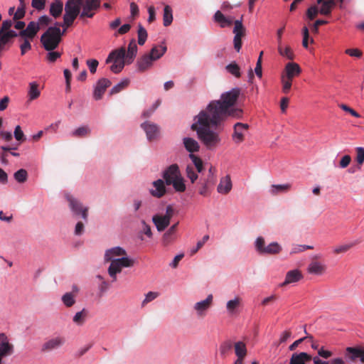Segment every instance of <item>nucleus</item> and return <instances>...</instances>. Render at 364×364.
<instances>
[{"label": "nucleus", "mask_w": 364, "mask_h": 364, "mask_svg": "<svg viewBox=\"0 0 364 364\" xmlns=\"http://www.w3.org/2000/svg\"><path fill=\"white\" fill-rule=\"evenodd\" d=\"M118 256L127 257V252L122 247H114L105 251L104 259L105 262H112Z\"/></svg>", "instance_id": "4be33fe9"}, {"label": "nucleus", "mask_w": 364, "mask_h": 364, "mask_svg": "<svg viewBox=\"0 0 364 364\" xmlns=\"http://www.w3.org/2000/svg\"><path fill=\"white\" fill-rule=\"evenodd\" d=\"M314 247L313 246L310 245H293L291 250H290V255H295L300 252H302L306 250H312Z\"/></svg>", "instance_id": "09e8293b"}, {"label": "nucleus", "mask_w": 364, "mask_h": 364, "mask_svg": "<svg viewBox=\"0 0 364 364\" xmlns=\"http://www.w3.org/2000/svg\"><path fill=\"white\" fill-rule=\"evenodd\" d=\"M141 232H144L148 237L151 238L153 235L151 226L148 225L144 220H141Z\"/></svg>", "instance_id": "69168bd1"}, {"label": "nucleus", "mask_w": 364, "mask_h": 364, "mask_svg": "<svg viewBox=\"0 0 364 364\" xmlns=\"http://www.w3.org/2000/svg\"><path fill=\"white\" fill-rule=\"evenodd\" d=\"M339 107L345 112H348L349 114H350L352 116L356 117V118H360V114L357 112L355 110H354L353 109H352L351 107H348V105H344V104H341L339 105Z\"/></svg>", "instance_id": "338daca9"}, {"label": "nucleus", "mask_w": 364, "mask_h": 364, "mask_svg": "<svg viewBox=\"0 0 364 364\" xmlns=\"http://www.w3.org/2000/svg\"><path fill=\"white\" fill-rule=\"evenodd\" d=\"M173 21V11L170 6L166 5L164 9L163 24L164 26H168Z\"/></svg>", "instance_id": "e433bc0d"}, {"label": "nucleus", "mask_w": 364, "mask_h": 364, "mask_svg": "<svg viewBox=\"0 0 364 364\" xmlns=\"http://www.w3.org/2000/svg\"><path fill=\"white\" fill-rule=\"evenodd\" d=\"M235 354L237 358H245L247 355L246 343L242 341H237L233 344Z\"/></svg>", "instance_id": "c85d7f7f"}, {"label": "nucleus", "mask_w": 364, "mask_h": 364, "mask_svg": "<svg viewBox=\"0 0 364 364\" xmlns=\"http://www.w3.org/2000/svg\"><path fill=\"white\" fill-rule=\"evenodd\" d=\"M189 157L197 169V172L200 173L203 170V163L201 159L193 154H190Z\"/></svg>", "instance_id": "49530a36"}, {"label": "nucleus", "mask_w": 364, "mask_h": 364, "mask_svg": "<svg viewBox=\"0 0 364 364\" xmlns=\"http://www.w3.org/2000/svg\"><path fill=\"white\" fill-rule=\"evenodd\" d=\"M65 197L69 203V206L74 214L81 215L82 219L87 221L88 208L84 207L79 200L73 198L71 195L67 194Z\"/></svg>", "instance_id": "1a4fd4ad"}, {"label": "nucleus", "mask_w": 364, "mask_h": 364, "mask_svg": "<svg viewBox=\"0 0 364 364\" xmlns=\"http://www.w3.org/2000/svg\"><path fill=\"white\" fill-rule=\"evenodd\" d=\"M98 64V61L95 59H90L87 60V65L90 69V73L92 74L96 73Z\"/></svg>", "instance_id": "774afa93"}, {"label": "nucleus", "mask_w": 364, "mask_h": 364, "mask_svg": "<svg viewBox=\"0 0 364 364\" xmlns=\"http://www.w3.org/2000/svg\"><path fill=\"white\" fill-rule=\"evenodd\" d=\"M40 30L39 23L31 21L26 29L19 32V36L22 38H27L32 41Z\"/></svg>", "instance_id": "2eb2a0df"}, {"label": "nucleus", "mask_w": 364, "mask_h": 364, "mask_svg": "<svg viewBox=\"0 0 364 364\" xmlns=\"http://www.w3.org/2000/svg\"><path fill=\"white\" fill-rule=\"evenodd\" d=\"M100 0H87L83 6L82 11L80 14V18H92L95 15L92 10H96L100 7Z\"/></svg>", "instance_id": "dca6fc26"}, {"label": "nucleus", "mask_w": 364, "mask_h": 364, "mask_svg": "<svg viewBox=\"0 0 364 364\" xmlns=\"http://www.w3.org/2000/svg\"><path fill=\"white\" fill-rule=\"evenodd\" d=\"M88 316V311L83 309L82 311L77 312L73 318V321L77 326H82Z\"/></svg>", "instance_id": "c9c22d12"}, {"label": "nucleus", "mask_w": 364, "mask_h": 364, "mask_svg": "<svg viewBox=\"0 0 364 364\" xmlns=\"http://www.w3.org/2000/svg\"><path fill=\"white\" fill-rule=\"evenodd\" d=\"M278 51L282 56L286 57L289 60L294 58V53L289 46L284 48L282 45H278Z\"/></svg>", "instance_id": "79ce46f5"}, {"label": "nucleus", "mask_w": 364, "mask_h": 364, "mask_svg": "<svg viewBox=\"0 0 364 364\" xmlns=\"http://www.w3.org/2000/svg\"><path fill=\"white\" fill-rule=\"evenodd\" d=\"M186 174L192 183H193L198 178V173L195 171L194 167L192 165H187L186 168Z\"/></svg>", "instance_id": "603ef678"}, {"label": "nucleus", "mask_w": 364, "mask_h": 364, "mask_svg": "<svg viewBox=\"0 0 364 364\" xmlns=\"http://www.w3.org/2000/svg\"><path fill=\"white\" fill-rule=\"evenodd\" d=\"M232 187V184L230 176L227 175L220 179L217 191L220 194L226 195L231 191Z\"/></svg>", "instance_id": "a878e982"}, {"label": "nucleus", "mask_w": 364, "mask_h": 364, "mask_svg": "<svg viewBox=\"0 0 364 364\" xmlns=\"http://www.w3.org/2000/svg\"><path fill=\"white\" fill-rule=\"evenodd\" d=\"M282 91L284 93H288L291 89L292 80L284 77V76L282 77Z\"/></svg>", "instance_id": "13d9d810"}, {"label": "nucleus", "mask_w": 364, "mask_h": 364, "mask_svg": "<svg viewBox=\"0 0 364 364\" xmlns=\"http://www.w3.org/2000/svg\"><path fill=\"white\" fill-rule=\"evenodd\" d=\"M176 239V235L166 230L162 235L161 244L164 246H168Z\"/></svg>", "instance_id": "a19ab883"}, {"label": "nucleus", "mask_w": 364, "mask_h": 364, "mask_svg": "<svg viewBox=\"0 0 364 364\" xmlns=\"http://www.w3.org/2000/svg\"><path fill=\"white\" fill-rule=\"evenodd\" d=\"M14 176L16 181L22 183L26 181L28 178V173L25 169L21 168L15 172Z\"/></svg>", "instance_id": "3c124183"}, {"label": "nucleus", "mask_w": 364, "mask_h": 364, "mask_svg": "<svg viewBox=\"0 0 364 364\" xmlns=\"http://www.w3.org/2000/svg\"><path fill=\"white\" fill-rule=\"evenodd\" d=\"M137 46L135 39H132L127 48V53H126V62L127 65L132 64L137 53Z\"/></svg>", "instance_id": "cd10ccee"}, {"label": "nucleus", "mask_w": 364, "mask_h": 364, "mask_svg": "<svg viewBox=\"0 0 364 364\" xmlns=\"http://www.w3.org/2000/svg\"><path fill=\"white\" fill-rule=\"evenodd\" d=\"M223 122H213L212 115L200 111L195 117V122L192 124V130L196 132L198 139L202 144L210 151L215 150L221 143V137L218 132L213 130L211 127H220Z\"/></svg>", "instance_id": "f03ea898"}, {"label": "nucleus", "mask_w": 364, "mask_h": 364, "mask_svg": "<svg viewBox=\"0 0 364 364\" xmlns=\"http://www.w3.org/2000/svg\"><path fill=\"white\" fill-rule=\"evenodd\" d=\"M356 151V161L359 166L363 165L364 163V148L357 147Z\"/></svg>", "instance_id": "bf43d9fd"}, {"label": "nucleus", "mask_w": 364, "mask_h": 364, "mask_svg": "<svg viewBox=\"0 0 364 364\" xmlns=\"http://www.w3.org/2000/svg\"><path fill=\"white\" fill-rule=\"evenodd\" d=\"M137 33H138V43L140 46H143L145 43L146 38H147V32H146V29L141 24H139Z\"/></svg>", "instance_id": "8fccbe9b"}, {"label": "nucleus", "mask_w": 364, "mask_h": 364, "mask_svg": "<svg viewBox=\"0 0 364 364\" xmlns=\"http://www.w3.org/2000/svg\"><path fill=\"white\" fill-rule=\"evenodd\" d=\"M214 20L215 22L220 24L221 28L230 26L233 22L232 18L225 16L220 11L215 12L214 15Z\"/></svg>", "instance_id": "c756f323"}, {"label": "nucleus", "mask_w": 364, "mask_h": 364, "mask_svg": "<svg viewBox=\"0 0 364 364\" xmlns=\"http://www.w3.org/2000/svg\"><path fill=\"white\" fill-rule=\"evenodd\" d=\"M234 24V48L236 51L239 52L242 47V38L245 36V28L243 26L242 21L239 20L235 21Z\"/></svg>", "instance_id": "f8f14e48"}, {"label": "nucleus", "mask_w": 364, "mask_h": 364, "mask_svg": "<svg viewBox=\"0 0 364 364\" xmlns=\"http://www.w3.org/2000/svg\"><path fill=\"white\" fill-rule=\"evenodd\" d=\"M38 87L39 85L36 82L29 83V89L28 91V101H33L39 97L41 91Z\"/></svg>", "instance_id": "72a5a7b5"}, {"label": "nucleus", "mask_w": 364, "mask_h": 364, "mask_svg": "<svg viewBox=\"0 0 364 364\" xmlns=\"http://www.w3.org/2000/svg\"><path fill=\"white\" fill-rule=\"evenodd\" d=\"M129 84V80L128 79H125L114 86L111 90H110V95H115L119 92H121L122 90L126 88Z\"/></svg>", "instance_id": "de8ad7c7"}, {"label": "nucleus", "mask_w": 364, "mask_h": 364, "mask_svg": "<svg viewBox=\"0 0 364 364\" xmlns=\"http://www.w3.org/2000/svg\"><path fill=\"white\" fill-rule=\"evenodd\" d=\"M183 145L186 149L193 154L199 151L200 146L198 142L193 138L185 137L183 139Z\"/></svg>", "instance_id": "7c9ffc66"}, {"label": "nucleus", "mask_w": 364, "mask_h": 364, "mask_svg": "<svg viewBox=\"0 0 364 364\" xmlns=\"http://www.w3.org/2000/svg\"><path fill=\"white\" fill-rule=\"evenodd\" d=\"M240 94L239 88H232L223 93L220 100L211 101L203 111L212 115L214 122H224L228 117L240 118L242 115V109L232 108Z\"/></svg>", "instance_id": "f257e3e1"}, {"label": "nucleus", "mask_w": 364, "mask_h": 364, "mask_svg": "<svg viewBox=\"0 0 364 364\" xmlns=\"http://www.w3.org/2000/svg\"><path fill=\"white\" fill-rule=\"evenodd\" d=\"M233 134L232 139L233 141L240 144L245 140V134L249 129V125L241 122H237L233 127Z\"/></svg>", "instance_id": "ddd939ff"}, {"label": "nucleus", "mask_w": 364, "mask_h": 364, "mask_svg": "<svg viewBox=\"0 0 364 364\" xmlns=\"http://www.w3.org/2000/svg\"><path fill=\"white\" fill-rule=\"evenodd\" d=\"M126 58V50L124 47L115 49L112 50L106 59V63H110L112 62L121 63L125 61Z\"/></svg>", "instance_id": "412c9836"}, {"label": "nucleus", "mask_w": 364, "mask_h": 364, "mask_svg": "<svg viewBox=\"0 0 364 364\" xmlns=\"http://www.w3.org/2000/svg\"><path fill=\"white\" fill-rule=\"evenodd\" d=\"M319 11L316 6H311L306 11V16L310 20L316 18Z\"/></svg>", "instance_id": "0e129e2a"}, {"label": "nucleus", "mask_w": 364, "mask_h": 364, "mask_svg": "<svg viewBox=\"0 0 364 364\" xmlns=\"http://www.w3.org/2000/svg\"><path fill=\"white\" fill-rule=\"evenodd\" d=\"M125 64H127L126 60L121 63L113 62V64L110 66V70L114 73H119L123 70Z\"/></svg>", "instance_id": "6e6d98bb"}, {"label": "nucleus", "mask_w": 364, "mask_h": 364, "mask_svg": "<svg viewBox=\"0 0 364 364\" xmlns=\"http://www.w3.org/2000/svg\"><path fill=\"white\" fill-rule=\"evenodd\" d=\"M321 4V7L319 10V13L323 15H329L331 12V8L329 6L330 2H326V1L323 0Z\"/></svg>", "instance_id": "052dcab7"}, {"label": "nucleus", "mask_w": 364, "mask_h": 364, "mask_svg": "<svg viewBox=\"0 0 364 364\" xmlns=\"http://www.w3.org/2000/svg\"><path fill=\"white\" fill-rule=\"evenodd\" d=\"M31 40L27 38H23V43L20 46L21 54L24 55L26 52L31 49Z\"/></svg>", "instance_id": "5fc2aeb1"}, {"label": "nucleus", "mask_w": 364, "mask_h": 364, "mask_svg": "<svg viewBox=\"0 0 364 364\" xmlns=\"http://www.w3.org/2000/svg\"><path fill=\"white\" fill-rule=\"evenodd\" d=\"M166 183L163 179H157L152 183L154 188L150 189V194L156 198H161L166 193Z\"/></svg>", "instance_id": "f3484780"}, {"label": "nucleus", "mask_w": 364, "mask_h": 364, "mask_svg": "<svg viewBox=\"0 0 364 364\" xmlns=\"http://www.w3.org/2000/svg\"><path fill=\"white\" fill-rule=\"evenodd\" d=\"M24 6H18L16 11L14 14V21H18L25 16L26 11Z\"/></svg>", "instance_id": "e2e57ef3"}, {"label": "nucleus", "mask_w": 364, "mask_h": 364, "mask_svg": "<svg viewBox=\"0 0 364 364\" xmlns=\"http://www.w3.org/2000/svg\"><path fill=\"white\" fill-rule=\"evenodd\" d=\"M255 248L256 251L262 255H275L279 254L282 250V246L277 242H272L269 245H265V240L262 237H258L255 242Z\"/></svg>", "instance_id": "0eeeda50"}, {"label": "nucleus", "mask_w": 364, "mask_h": 364, "mask_svg": "<svg viewBox=\"0 0 364 364\" xmlns=\"http://www.w3.org/2000/svg\"><path fill=\"white\" fill-rule=\"evenodd\" d=\"M63 9V4L60 1H56L51 4L50 7V14L54 18L60 16Z\"/></svg>", "instance_id": "4c0bfd02"}, {"label": "nucleus", "mask_w": 364, "mask_h": 364, "mask_svg": "<svg viewBox=\"0 0 364 364\" xmlns=\"http://www.w3.org/2000/svg\"><path fill=\"white\" fill-rule=\"evenodd\" d=\"M311 360V356L306 353H294L290 359V364H306Z\"/></svg>", "instance_id": "2f4dec72"}, {"label": "nucleus", "mask_w": 364, "mask_h": 364, "mask_svg": "<svg viewBox=\"0 0 364 364\" xmlns=\"http://www.w3.org/2000/svg\"><path fill=\"white\" fill-rule=\"evenodd\" d=\"M242 299L239 296L235 297L227 302L226 308L229 314H233L236 312L237 309L241 306Z\"/></svg>", "instance_id": "f704fd0d"}, {"label": "nucleus", "mask_w": 364, "mask_h": 364, "mask_svg": "<svg viewBox=\"0 0 364 364\" xmlns=\"http://www.w3.org/2000/svg\"><path fill=\"white\" fill-rule=\"evenodd\" d=\"M173 214V206L168 205L166 206L165 215L156 214L152 217V222L159 232H163L170 225Z\"/></svg>", "instance_id": "6e6552de"}, {"label": "nucleus", "mask_w": 364, "mask_h": 364, "mask_svg": "<svg viewBox=\"0 0 364 364\" xmlns=\"http://www.w3.org/2000/svg\"><path fill=\"white\" fill-rule=\"evenodd\" d=\"M213 296L209 294L205 299L196 302L193 306L197 315L203 317L206 314V311L211 307L213 304Z\"/></svg>", "instance_id": "4468645a"}, {"label": "nucleus", "mask_w": 364, "mask_h": 364, "mask_svg": "<svg viewBox=\"0 0 364 364\" xmlns=\"http://www.w3.org/2000/svg\"><path fill=\"white\" fill-rule=\"evenodd\" d=\"M346 350V355L351 361H355L358 358L361 360L364 356V347H348Z\"/></svg>", "instance_id": "bb28decb"}, {"label": "nucleus", "mask_w": 364, "mask_h": 364, "mask_svg": "<svg viewBox=\"0 0 364 364\" xmlns=\"http://www.w3.org/2000/svg\"><path fill=\"white\" fill-rule=\"evenodd\" d=\"M291 188V184H279V185H272L271 186L270 192L272 195H277L279 193H286L289 191Z\"/></svg>", "instance_id": "ea45409f"}, {"label": "nucleus", "mask_w": 364, "mask_h": 364, "mask_svg": "<svg viewBox=\"0 0 364 364\" xmlns=\"http://www.w3.org/2000/svg\"><path fill=\"white\" fill-rule=\"evenodd\" d=\"M233 344L231 341L227 340L223 341L220 346V353L221 356L225 357L231 350Z\"/></svg>", "instance_id": "c03bdc74"}, {"label": "nucleus", "mask_w": 364, "mask_h": 364, "mask_svg": "<svg viewBox=\"0 0 364 364\" xmlns=\"http://www.w3.org/2000/svg\"><path fill=\"white\" fill-rule=\"evenodd\" d=\"M46 58L50 63H54L61 56V53L57 51L48 50Z\"/></svg>", "instance_id": "680f3d73"}, {"label": "nucleus", "mask_w": 364, "mask_h": 364, "mask_svg": "<svg viewBox=\"0 0 364 364\" xmlns=\"http://www.w3.org/2000/svg\"><path fill=\"white\" fill-rule=\"evenodd\" d=\"M142 129L145 131L147 139L152 141L157 137L159 134V127L156 124L151 122H145L141 124Z\"/></svg>", "instance_id": "5701e85b"}, {"label": "nucleus", "mask_w": 364, "mask_h": 364, "mask_svg": "<svg viewBox=\"0 0 364 364\" xmlns=\"http://www.w3.org/2000/svg\"><path fill=\"white\" fill-rule=\"evenodd\" d=\"M14 137L17 141H18L20 142H23L26 139L23 131L21 130V128L19 125L16 126L15 128Z\"/></svg>", "instance_id": "4d7b16f0"}, {"label": "nucleus", "mask_w": 364, "mask_h": 364, "mask_svg": "<svg viewBox=\"0 0 364 364\" xmlns=\"http://www.w3.org/2000/svg\"><path fill=\"white\" fill-rule=\"evenodd\" d=\"M162 178L166 186H172L176 192L182 193L186 191V186L179 166L173 164L166 168L162 172Z\"/></svg>", "instance_id": "7ed1b4c3"}, {"label": "nucleus", "mask_w": 364, "mask_h": 364, "mask_svg": "<svg viewBox=\"0 0 364 364\" xmlns=\"http://www.w3.org/2000/svg\"><path fill=\"white\" fill-rule=\"evenodd\" d=\"M302 274L299 269H293L287 272L285 280L280 284L284 287L291 283L297 282L302 279Z\"/></svg>", "instance_id": "393cba45"}, {"label": "nucleus", "mask_w": 364, "mask_h": 364, "mask_svg": "<svg viewBox=\"0 0 364 364\" xmlns=\"http://www.w3.org/2000/svg\"><path fill=\"white\" fill-rule=\"evenodd\" d=\"M83 0H68L65 6L63 26L70 27L80 14Z\"/></svg>", "instance_id": "39448f33"}, {"label": "nucleus", "mask_w": 364, "mask_h": 364, "mask_svg": "<svg viewBox=\"0 0 364 364\" xmlns=\"http://www.w3.org/2000/svg\"><path fill=\"white\" fill-rule=\"evenodd\" d=\"M65 341L66 340L64 336H58L53 337L43 343L41 346V351L43 353H49L57 350L64 346Z\"/></svg>", "instance_id": "9d476101"}, {"label": "nucleus", "mask_w": 364, "mask_h": 364, "mask_svg": "<svg viewBox=\"0 0 364 364\" xmlns=\"http://www.w3.org/2000/svg\"><path fill=\"white\" fill-rule=\"evenodd\" d=\"M65 29L61 32L56 26L49 27L41 37V43L46 50H54L61 41V37Z\"/></svg>", "instance_id": "20e7f679"}, {"label": "nucleus", "mask_w": 364, "mask_h": 364, "mask_svg": "<svg viewBox=\"0 0 364 364\" xmlns=\"http://www.w3.org/2000/svg\"><path fill=\"white\" fill-rule=\"evenodd\" d=\"M226 70L234 75L235 77H240L241 76L240 66L235 63L232 62L225 67Z\"/></svg>", "instance_id": "37998d69"}, {"label": "nucleus", "mask_w": 364, "mask_h": 364, "mask_svg": "<svg viewBox=\"0 0 364 364\" xmlns=\"http://www.w3.org/2000/svg\"><path fill=\"white\" fill-rule=\"evenodd\" d=\"M319 257V255H316L312 258L308 267V272L309 274L321 275L325 272L326 269V265L316 260Z\"/></svg>", "instance_id": "6ab92c4d"}, {"label": "nucleus", "mask_w": 364, "mask_h": 364, "mask_svg": "<svg viewBox=\"0 0 364 364\" xmlns=\"http://www.w3.org/2000/svg\"><path fill=\"white\" fill-rule=\"evenodd\" d=\"M91 131L89 127L82 126L71 132L70 135L75 138H82L90 135Z\"/></svg>", "instance_id": "58836bf2"}, {"label": "nucleus", "mask_w": 364, "mask_h": 364, "mask_svg": "<svg viewBox=\"0 0 364 364\" xmlns=\"http://www.w3.org/2000/svg\"><path fill=\"white\" fill-rule=\"evenodd\" d=\"M285 75L284 77L293 80L294 77L299 75L301 73V70L299 65L296 63H288L285 66Z\"/></svg>", "instance_id": "b1692460"}, {"label": "nucleus", "mask_w": 364, "mask_h": 364, "mask_svg": "<svg viewBox=\"0 0 364 364\" xmlns=\"http://www.w3.org/2000/svg\"><path fill=\"white\" fill-rule=\"evenodd\" d=\"M14 351V346L10 343L7 336L4 333H0V364L3 358L12 355Z\"/></svg>", "instance_id": "9b49d317"}, {"label": "nucleus", "mask_w": 364, "mask_h": 364, "mask_svg": "<svg viewBox=\"0 0 364 364\" xmlns=\"http://www.w3.org/2000/svg\"><path fill=\"white\" fill-rule=\"evenodd\" d=\"M159 294L158 292L149 291L145 295V299L143 300V301L141 303L142 306H146L148 303L154 300L156 298H157L159 296Z\"/></svg>", "instance_id": "864d4df0"}, {"label": "nucleus", "mask_w": 364, "mask_h": 364, "mask_svg": "<svg viewBox=\"0 0 364 364\" xmlns=\"http://www.w3.org/2000/svg\"><path fill=\"white\" fill-rule=\"evenodd\" d=\"M110 85L111 81L109 80L107 78L100 79L95 87L93 93L94 98L96 100H100L102 97L106 89Z\"/></svg>", "instance_id": "a211bd4d"}, {"label": "nucleus", "mask_w": 364, "mask_h": 364, "mask_svg": "<svg viewBox=\"0 0 364 364\" xmlns=\"http://www.w3.org/2000/svg\"><path fill=\"white\" fill-rule=\"evenodd\" d=\"M154 60L148 54L146 53L139 58L136 62V66L139 72L144 73L149 70L154 65Z\"/></svg>", "instance_id": "aec40b11"}, {"label": "nucleus", "mask_w": 364, "mask_h": 364, "mask_svg": "<svg viewBox=\"0 0 364 364\" xmlns=\"http://www.w3.org/2000/svg\"><path fill=\"white\" fill-rule=\"evenodd\" d=\"M134 264V260L128 257H123L110 262L107 272L112 282L117 279V275L122 271L123 267H132Z\"/></svg>", "instance_id": "423d86ee"}, {"label": "nucleus", "mask_w": 364, "mask_h": 364, "mask_svg": "<svg viewBox=\"0 0 364 364\" xmlns=\"http://www.w3.org/2000/svg\"><path fill=\"white\" fill-rule=\"evenodd\" d=\"M166 49V46L164 45L155 46L148 54L156 61L165 54Z\"/></svg>", "instance_id": "473e14b6"}, {"label": "nucleus", "mask_w": 364, "mask_h": 364, "mask_svg": "<svg viewBox=\"0 0 364 364\" xmlns=\"http://www.w3.org/2000/svg\"><path fill=\"white\" fill-rule=\"evenodd\" d=\"M75 296L72 292H67L62 296V301L67 307L73 306L75 303Z\"/></svg>", "instance_id": "a18cd8bd"}]
</instances>
